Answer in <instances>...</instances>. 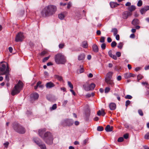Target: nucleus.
I'll return each mask as SVG.
<instances>
[{"label": "nucleus", "instance_id": "dca6fc26", "mask_svg": "<svg viewBox=\"0 0 149 149\" xmlns=\"http://www.w3.org/2000/svg\"><path fill=\"white\" fill-rule=\"evenodd\" d=\"M105 82L111 86H112L114 85V83L111 79H106L105 80Z\"/></svg>", "mask_w": 149, "mask_h": 149}, {"label": "nucleus", "instance_id": "58836bf2", "mask_svg": "<svg viewBox=\"0 0 149 149\" xmlns=\"http://www.w3.org/2000/svg\"><path fill=\"white\" fill-rule=\"evenodd\" d=\"M117 43L115 41H113L111 44V46L112 47H114L116 46Z\"/></svg>", "mask_w": 149, "mask_h": 149}, {"label": "nucleus", "instance_id": "8fccbe9b", "mask_svg": "<svg viewBox=\"0 0 149 149\" xmlns=\"http://www.w3.org/2000/svg\"><path fill=\"white\" fill-rule=\"evenodd\" d=\"M130 101L129 100H127L125 102V106L127 107L130 104Z\"/></svg>", "mask_w": 149, "mask_h": 149}, {"label": "nucleus", "instance_id": "7ed1b4c3", "mask_svg": "<svg viewBox=\"0 0 149 149\" xmlns=\"http://www.w3.org/2000/svg\"><path fill=\"white\" fill-rule=\"evenodd\" d=\"M42 139L48 145H50L53 143V136L52 134L49 132L45 133L42 137Z\"/></svg>", "mask_w": 149, "mask_h": 149}, {"label": "nucleus", "instance_id": "e2e57ef3", "mask_svg": "<svg viewBox=\"0 0 149 149\" xmlns=\"http://www.w3.org/2000/svg\"><path fill=\"white\" fill-rule=\"evenodd\" d=\"M107 41L108 42H110L112 41V40L111 38L110 37H108L107 38Z\"/></svg>", "mask_w": 149, "mask_h": 149}, {"label": "nucleus", "instance_id": "b1692460", "mask_svg": "<svg viewBox=\"0 0 149 149\" xmlns=\"http://www.w3.org/2000/svg\"><path fill=\"white\" fill-rule=\"evenodd\" d=\"M110 4L111 7L112 8H115L119 5L117 3L114 2H111L110 3Z\"/></svg>", "mask_w": 149, "mask_h": 149}, {"label": "nucleus", "instance_id": "338daca9", "mask_svg": "<svg viewBox=\"0 0 149 149\" xmlns=\"http://www.w3.org/2000/svg\"><path fill=\"white\" fill-rule=\"evenodd\" d=\"M41 82L40 81H38L37 83V85L39 87H41V86L40 85L41 84Z\"/></svg>", "mask_w": 149, "mask_h": 149}, {"label": "nucleus", "instance_id": "39448f33", "mask_svg": "<svg viewBox=\"0 0 149 149\" xmlns=\"http://www.w3.org/2000/svg\"><path fill=\"white\" fill-rule=\"evenodd\" d=\"M13 128L17 132L20 134H24L25 132V129L22 126L15 123L13 126Z\"/></svg>", "mask_w": 149, "mask_h": 149}, {"label": "nucleus", "instance_id": "2eb2a0df", "mask_svg": "<svg viewBox=\"0 0 149 149\" xmlns=\"http://www.w3.org/2000/svg\"><path fill=\"white\" fill-rule=\"evenodd\" d=\"M66 12H64L61 13L58 15V17L61 19H63L65 17V15L67 14Z\"/></svg>", "mask_w": 149, "mask_h": 149}, {"label": "nucleus", "instance_id": "a878e982", "mask_svg": "<svg viewBox=\"0 0 149 149\" xmlns=\"http://www.w3.org/2000/svg\"><path fill=\"white\" fill-rule=\"evenodd\" d=\"M105 114V113L104 112V111L103 110H102L101 111L100 110H99L97 111V115L98 116H100L102 115V116H104Z\"/></svg>", "mask_w": 149, "mask_h": 149}, {"label": "nucleus", "instance_id": "423d86ee", "mask_svg": "<svg viewBox=\"0 0 149 149\" xmlns=\"http://www.w3.org/2000/svg\"><path fill=\"white\" fill-rule=\"evenodd\" d=\"M2 62L0 64V75L8 74L9 72V68L7 65L6 68L5 64L2 63Z\"/></svg>", "mask_w": 149, "mask_h": 149}, {"label": "nucleus", "instance_id": "4be33fe9", "mask_svg": "<svg viewBox=\"0 0 149 149\" xmlns=\"http://www.w3.org/2000/svg\"><path fill=\"white\" fill-rule=\"evenodd\" d=\"M54 86V85L53 83L52 82H49L47 83L46 84V86L47 88H50L53 87Z\"/></svg>", "mask_w": 149, "mask_h": 149}, {"label": "nucleus", "instance_id": "3c124183", "mask_svg": "<svg viewBox=\"0 0 149 149\" xmlns=\"http://www.w3.org/2000/svg\"><path fill=\"white\" fill-rule=\"evenodd\" d=\"M144 138L146 139H149V132L145 135Z\"/></svg>", "mask_w": 149, "mask_h": 149}, {"label": "nucleus", "instance_id": "052dcab7", "mask_svg": "<svg viewBox=\"0 0 149 149\" xmlns=\"http://www.w3.org/2000/svg\"><path fill=\"white\" fill-rule=\"evenodd\" d=\"M64 46L63 44H60L59 45V47L60 48H62Z\"/></svg>", "mask_w": 149, "mask_h": 149}, {"label": "nucleus", "instance_id": "9b49d317", "mask_svg": "<svg viewBox=\"0 0 149 149\" xmlns=\"http://www.w3.org/2000/svg\"><path fill=\"white\" fill-rule=\"evenodd\" d=\"M30 97L31 100H35L38 98L39 95L37 93H34L30 95Z\"/></svg>", "mask_w": 149, "mask_h": 149}, {"label": "nucleus", "instance_id": "393cba45", "mask_svg": "<svg viewBox=\"0 0 149 149\" xmlns=\"http://www.w3.org/2000/svg\"><path fill=\"white\" fill-rule=\"evenodd\" d=\"M135 9L136 7L134 5H132L128 8V10L129 11H130L131 13L135 10Z\"/></svg>", "mask_w": 149, "mask_h": 149}, {"label": "nucleus", "instance_id": "ea45409f", "mask_svg": "<svg viewBox=\"0 0 149 149\" xmlns=\"http://www.w3.org/2000/svg\"><path fill=\"white\" fill-rule=\"evenodd\" d=\"M80 69L79 70V73H81L82 72H84V70L83 67V66L81 65L80 66Z\"/></svg>", "mask_w": 149, "mask_h": 149}, {"label": "nucleus", "instance_id": "6ab92c4d", "mask_svg": "<svg viewBox=\"0 0 149 149\" xmlns=\"http://www.w3.org/2000/svg\"><path fill=\"white\" fill-rule=\"evenodd\" d=\"M45 131V129H40L38 130V134L39 136L42 138V137L43 136V134L44 132Z\"/></svg>", "mask_w": 149, "mask_h": 149}, {"label": "nucleus", "instance_id": "0e129e2a", "mask_svg": "<svg viewBox=\"0 0 149 149\" xmlns=\"http://www.w3.org/2000/svg\"><path fill=\"white\" fill-rule=\"evenodd\" d=\"M9 50L10 53H12L13 51V48L11 47H9L8 48Z\"/></svg>", "mask_w": 149, "mask_h": 149}, {"label": "nucleus", "instance_id": "f704fd0d", "mask_svg": "<svg viewBox=\"0 0 149 149\" xmlns=\"http://www.w3.org/2000/svg\"><path fill=\"white\" fill-rule=\"evenodd\" d=\"M143 85H144L145 86L148 88H149V84L146 82H143L142 83Z\"/></svg>", "mask_w": 149, "mask_h": 149}, {"label": "nucleus", "instance_id": "37998d69", "mask_svg": "<svg viewBox=\"0 0 149 149\" xmlns=\"http://www.w3.org/2000/svg\"><path fill=\"white\" fill-rule=\"evenodd\" d=\"M57 108V105L56 104H53L52 108H51V110H55Z\"/></svg>", "mask_w": 149, "mask_h": 149}, {"label": "nucleus", "instance_id": "f8f14e48", "mask_svg": "<svg viewBox=\"0 0 149 149\" xmlns=\"http://www.w3.org/2000/svg\"><path fill=\"white\" fill-rule=\"evenodd\" d=\"M149 10V6H147L141 8L140 10V12L143 15L146 12Z\"/></svg>", "mask_w": 149, "mask_h": 149}, {"label": "nucleus", "instance_id": "5fc2aeb1", "mask_svg": "<svg viewBox=\"0 0 149 149\" xmlns=\"http://www.w3.org/2000/svg\"><path fill=\"white\" fill-rule=\"evenodd\" d=\"M129 135L128 134L126 133L125 134L123 135L124 138L125 139H127L128 138Z\"/></svg>", "mask_w": 149, "mask_h": 149}, {"label": "nucleus", "instance_id": "bb28decb", "mask_svg": "<svg viewBox=\"0 0 149 149\" xmlns=\"http://www.w3.org/2000/svg\"><path fill=\"white\" fill-rule=\"evenodd\" d=\"M95 84L93 83L91 84V85L89 86V91L93 90L95 87Z\"/></svg>", "mask_w": 149, "mask_h": 149}, {"label": "nucleus", "instance_id": "603ef678", "mask_svg": "<svg viewBox=\"0 0 149 149\" xmlns=\"http://www.w3.org/2000/svg\"><path fill=\"white\" fill-rule=\"evenodd\" d=\"M124 139L122 137H120L119 138L118 140V141L119 142H121L123 141Z\"/></svg>", "mask_w": 149, "mask_h": 149}, {"label": "nucleus", "instance_id": "4468645a", "mask_svg": "<svg viewBox=\"0 0 149 149\" xmlns=\"http://www.w3.org/2000/svg\"><path fill=\"white\" fill-rule=\"evenodd\" d=\"M108 54L109 56L113 59L114 60L117 59V57L115 55H113L112 54V51L111 50H110L108 52Z\"/></svg>", "mask_w": 149, "mask_h": 149}, {"label": "nucleus", "instance_id": "2f4dec72", "mask_svg": "<svg viewBox=\"0 0 149 149\" xmlns=\"http://www.w3.org/2000/svg\"><path fill=\"white\" fill-rule=\"evenodd\" d=\"M123 42H120L118 44L117 47L119 49H121L123 47Z\"/></svg>", "mask_w": 149, "mask_h": 149}, {"label": "nucleus", "instance_id": "de8ad7c7", "mask_svg": "<svg viewBox=\"0 0 149 149\" xmlns=\"http://www.w3.org/2000/svg\"><path fill=\"white\" fill-rule=\"evenodd\" d=\"M106 45L105 43H102L101 45V47L102 49H104L106 48Z\"/></svg>", "mask_w": 149, "mask_h": 149}, {"label": "nucleus", "instance_id": "bf43d9fd", "mask_svg": "<svg viewBox=\"0 0 149 149\" xmlns=\"http://www.w3.org/2000/svg\"><path fill=\"white\" fill-rule=\"evenodd\" d=\"M116 39L117 40H119L120 37L119 35L118 34H117L116 35Z\"/></svg>", "mask_w": 149, "mask_h": 149}, {"label": "nucleus", "instance_id": "09e8293b", "mask_svg": "<svg viewBox=\"0 0 149 149\" xmlns=\"http://www.w3.org/2000/svg\"><path fill=\"white\" fill-rule=\"evenodd\" d=\"M50 57V56H49L48 57H45L44 58V59H43V61H42L43 62H45L47 60L49 59V58Z\"/></svg>", "mask_w": 149, "mask_h": 149}, {"label": "nucleus", "instance_id": "680f3d73", "mask_svg": "<svg viewBox=\"0 0 149 149\" xmlns=\"http://www.w3.org/2000/svg\"><path fill=\"white\" fill-rule=\"evenodd\" d=\"M131 3L130 2H128L125 4V6H130Z\"/></svg>", "mask_w": 149, "mask_h": 149}, {"label": "nucleus", "instance_id": "7c9ffc66", "mask_svg": "<svg viewBox=\"0 0 149 149\" xmlns=\"http://www.w3.org/2000/svg\"><path fill=\"white\" fill-rule=\"evenodd\" d=\"M89 86L88 83L85 84L83 85V86L84 89L86 91H89L88 87Z\"/></svg>", "mask_w": 149, "mask_h": 149}, {"label": "nucleus", "instance_id": "72a5a7b5", "mask_svg": "<svg viewBox=\"0 0 149 149\" xmlns=\"http://www.w3.org/2000/svg\"><path fill=\"white\" fill-rule=\"evenodd\" d=\"M97 130L99 131H102L104 130L103 127L101 126H98L97 129Z\"/></svg>", "mask_w": 149, "mask_h": 149}, {"label": "nucleus", "instance_id": "cd10ccee", "mask_svg": "<svg viewBox=\"0 0 149 149\" xmlns=\"http://www.w3.org/2000/svg\"><path fill=\"white\" fill-rule=\"evenodd\" d=\"M88 46V44L86 41H84L82 43V46L83 48H87Z\"/></svg>", "mask_w": 149, "mask_h": 149}, {"label": "nucleus", "instance_id": "f257e3e1", "mask_svg": "<svg viewBox=\"0 0 149 149\" xmlns=\"http://www.w3.org/2000/svg\"><path fill=\"white\" fill-rule=\"evenodd\" d=\"M57 10L56 6L50 5L45 7L42 10L41 13L45 17L51 16L55 14Z\"/></svg>", "mask_w": 149, "mask_h": 149}, {"label": "nucleus", "instance_id": "20e7f679", "mask_svg": "<svg viewBox=\"0 0 149 149\" xmlns=\"http://www.w3.org/2000/svg\"><path fill=\"white\" fill-rule=\"evenodd\" d=\"M23 87V83L19 80L18 83L15 85L11 91V94L13 96L18 94L22 90Z\"/></svg>", "mask_w": 149, "mask_h": 149}, {"label": "nucleus", "instance_id": "4c0bfd02", "mask_svg": "<svg viewBox=\"0 0 149 149\" xmlns=\"http://www.w3.org/2000/svg\"><path fill=\"white\" fill-rule=\"evenodd\" d=\"M142 5V1L141 0H139L138 1L137 3V5L139 7L141 6Z\"/></svg>", "mask_w": 149, "mask_h": 149}, {"label": "nucleus", "instance_id": "c9c22d12", "mask_svg": "<svg viewBox=\"0 0 149 149\" xmlns=\"http://www.w3.org/2000/svg\"><path fill=\"white\" fill-rule=\"evenodd\" d=\"M68 85L71 88L73 89V86L72 83L68 81Z\"/></svg>", "mask_w": 149, "mask_h": 149}, {"label": "nucleus", "instance_id": "0eeeda50", "mask_svg": "<svg viewBox=\"0 0 149 149\" xmlns=\"http://www.w3.org/2000/svg\"><path fill=\"white\" fill-rule=\"evenodd\" d=\"M33 141L34 142L39 146L41 149H47L45 144L43 143L40 139H34Z\"/></svg>", "mask_w": 149, "mask_h": 149}, {"label": "nucleus", "instance_id": "ddd939ff", "mask_svg": "<svg viewBox=\"0 0 149 149\" xmlns=\"http://www.w3.org/2000/svg\"><path fill=\"white\" fill-rule=\"evenodd\" d=\"M113 73L111 72H109L107 73L106 74L105 79H111Z\"/></svg>", "mask_w": 149, "mask_h": 149}, {"label": "nucleus", "instance_id": "49530a36", "mask_svg": "<svg viewBox=\"0 0 149 149\" xmlns=\"http://www.w3.org/2000/svg\"><path fill=\"white\" fill-rule=\"evenodd\" d=\"M132 98V97L130 95H127L125 97V98L126 99H131Z\"/></svg>", "mask_w": 149, "mask_h": 149}, {"label": "nucleus", "instance_id": "a18cd8bd", "mask_svg": "<svg viewBox=\"0 0 149 149\" xmlns=\"http://www.w3.org/2000/svg\"><path fill=\"white\" fill-rule=\"evenodd\" d=\"M105 37H101L100 39V42L102 43H104V42Z\"/></svg>", "mask_w": 149, "mask_h": 149}, {"label": "nucleus", "instance_id": "c756f323", "mask_svg": "<svg viewBox=\"0 0 149 149\" xmlns=\"http://www.w3.org/2000/svg\"><path fill=\"white\" fill-rule=\"evenodd\" d=\"M124 77L125 79H128L130 77V73L128 72L125 74L124 75Z\"/></svg>", "mask_w": 149, "mask_h": 149}, {"label": "nucleus", "instance_id": "4d7b16f0", "mask_svg": "<svg viewBox=\"0 0 149 149\" xmlns=\"http://www.w3.org/2000/svg\"><path fill=\"white\" fill-rule=\"evenodd\" d=\"M71 6V3L70 2H69L67 4V8L69 9Z\"/></svg>", "mask_w": 149, "mask_h": 149}, {"label": "nucleus", "instance_id": "1a4fd4ad", "mask_svg": "<svg viewBox=\"0 0 149 149\" xmlns=\"http://www.w3.org/2000/svg\"><path fill=\"white\" fill-rule=\"evenodd\" d=\"M24 38V36L22 33L19 32L17 34L15 38V40L16 42L22 41Z\"/></svg>", "mask_w": 149, "mask_h": 149}, {"label": "nucleus", "instance_id": "13d9d810", "mask_svg": "<svg viewBox=\"0 0 149 149\" xmlns=\"http://www.w3.org/2000/svg\"><path fill=\"white\" fill-rule=\"evenodd\" d=\"M9 143L8 142H6L5 143H4L3 144L5 146V147L6 148H7L8 146L9 145Z\"/></svg>", "mask_w": 149, "mask_h": 149}, {"label": "nucleus", "instance_id": "6e6552de", "mask_svg": "<svg viewBox=\"0 0 149 149\" xmlns=\"http://www.w3.org/2000/svg\"><path fill=\"white\" fill-rule=\"evenodd\" d=\"M73 120L72 119H66L64 120L62 123L63 126H70L73 123Z\"/></svg>", "mask_w": 149, "mask_h": 149}, {"label": "nucleus", "instance_id": "6e6d98bb", "mask_svg": "<svg viewBox=\"0 0 149 149\" xmlns=\"http://www.w3.org/2000/svg\"><path fill=\"white\" fill-rule=\"evenodd\" d=\"M116 55L118 57H119L121 56V53L120 52H117L116 53Z\"/></svg>", "mask_w": 149, "mask_h": 149}, {"label": "nucleus", "instance_id": "69168bd1", "mask_svg": "<svg viewBox=\"0 0 149 149\" xmlns=\"http://www.w3.org/2000/svg\"><path fill=\"white\" fill-rule=\"evenodd\" d=\"M121 77L120 76H119L117 77V80L118 81H120L121 79Z\"/></svg>", "mask_w": 149, "mask_h": 149}, {"label": "nucleus", "instance_id": "864d4df0", "mask_svg": "<svg viewBox=\"0 0 149 149\" xmlns=\"http://www.w3.org/2000/svg\"><path fill=\"white\" fill-rule=\"evenodd\" d=\"M47 53V52L46 51H43L40 54V55L42 56H44L45 54Z\"/></svg>", "mask_w": 149, "mask_h": 149}, {"label": "nucleus", "instance_id": "412c9836", "mask_svg": "<svg viewBox=\"0 0 149 149\" xmlns=\"http://www.w3.org/2000/svg\"><path fill=\"white\" fill-rule=\"evenodd\" d=\"M85 55L84 54H80L78 56V59L79 61L83 60L85 58Z\"/></svg>", "mask_w": 149, "mask_h": 149}, {"label": "nucleus", "instance_id": "aec40b11", "mask_svg": "<svg viewBox=\"0 0 149 149\" xmlns=\"http://www.w3.org/2000/svg\"><path fill=\"white\" fill-rule=\"evenodd\" d=\"M92 49L93 51L95 52H97L99 49L97 46L95 44L93 45L92 46Z\"/></svg>", "mask_w": 149, "mask_h": 149}, {"label": "nucleus", "instance_id": "774afa93", "mask_svg": "<svg viewBox=\"0 0 149 149\" xmlns=\"http://www.w3.org/2000/svg\"><path fill=\"white\" fill-rule=\"evenodd\" d=\"M135 37V36L134 34H132L130 36V37L132 38H134Z\"/></svg>", "mask_w": 149, "mask_h": 149}, {"label": "nucleus", "instance_id": "5701e85b", "mask_svg": "<svg viewBox=\"0 0 149 149\" xmlns=\"http://www.w3.org/2000/svg\"><path fill=\"white\" fill-rule=\"evenodd\" d=\"M139 20L137 19H134L132 22V24L134 26H136L139 24Z\"/></svg>", "mask_w": 149, "mask_h": 149}, {"label": "nucleus", "instance_id": "f03ea898", "mask_svg": "<svg viewBox=\"0 0 149 149\" xmlns=\"http://www.w3.org/2000/svg\"><path fill=\"white\" fill-rule=\"evenodd\" d=\"M54 60L57 64H64L66 62L65 57L61 53H58L54 56Z\"/></svg>", "mask_w": 149, "mask_h": 149}, {"label": "nucleus", "instance_id": "c85d7f7f", "mask_svg": "<svg viewBox=\"0 0 149 149\" xmlns=\"http://www.w3.org/2000/svg\"><path fill=\"white\" fill-rule=\"evenodd\" d=\"M111 31L113 33V35L115 36L117 33L118 30L116 28H113L111 30Z\"/></svg>", "mask_w": 149, "mask_h": 149}, {"label": "nucleus", "instance_id": "a19ab883", "mask_svg": "<svg viewBox=\"0 0 149 149\" xmlns=\"http://www.w3.org/2000/svg\"><path fill=\"white\" fill-rule=\"evenodd\" d=\"M110 89L109 87H106L105 88V90H104L105 93H108Z\"/></svg>", "mask_w": 149, "mask_h": 149}, {"label": "nucleus", "instance_id": "9d476101", "mask_svg": "<svg viewBox=\"0 0 149 149\" xmlns=\"http://www.w3.org/2000/svg\"><path fill=\"white\" fill-rule=\"evenodd\" d=\"M132 14L131 13L128 11H125L123 13L122 18L124 19H127L128 17L131 16Z\"/></svg>", "mask_w": 149, "mask_h": 149}, {"label": "nucleus", "instance_id": "a211bd4d", "mask_svg": "<svg viewBox=\"0 0 149 149\" xmlns=\"http://www.w3.org/2000/svg\"><path fill=\"white\" fill-rule=\"evenodd\" d=\"M113 128L112 126L111 127L109 125H108L105 128V130L106 132H111L113 130Z\"/></svg>", "mask_w": 149, "mask_h": 149}, {"label": "nucleus", "instance_id": "e433bc0d", "mask_svg": "<svg viewBox=\"0 0 149 149\" xmlns=\"http://www.w3.org/2000/svg\"><path fill=\"white\" fill-rule=\"evenodd\" d=\"M6 74L5 76V79L6 81H8L9 80V73L8 74Z\"/></svg>", "mask_w": 149, "mask_h": 149}, {"label": "nucleus", "instance_id": "473e14b6", "mask_svg": "<svg viewBox=\"0 0 149 149\" xmlns=\"http://www.w3.org/2000/svg\"><path fill=\"white\" fill-rule=\"evenodd\" d=\"M55 78L60 81H61L63 80L62 77L58 75H56L55 76Z\"/></svg>", "mask_w": 149, "mask_h": 149}, {"label": "nucleus", "instance_id": "f3484780", "mask_svg": "<svg viewBox=\"0 0 149 149\" xmlns=\"http://www.w3.org/2000/svg\"><path fill=\"white\" fill-rule=\"evenodd\" d=\"M116 107V104L114 103H111L109 105V107L110 110H111L115 109Z\"/></svg>", "mask_w": 149, "mask_h": 149}, {"label": "nucleus", "instance_id": "c03bdc74", "mask_svg": "<svg viewBox=\"0 0 149 149\" xmlns=\"http://www.w3.org/2000/svg\"><path fill=\"white\" fill-rule=\"evenodd\" d=\"M138 112L139 114L141 116H143V111L141 109H139L138 110Z\"/></svg>", "mask_w": 149, "mask_h": 149}, {"label": "nucleus", "instance_id": "79ce46f5", "mask_svg": "<svg viewBox=\"0 0 149 149\" xmlns=\"http://www.w3.org/2000/svg\"><path fill=\"white\" fill-rule=\"evenodd\" d=\"M143 78V76L141 74H139L137 76V79H138V81L141 79Z\"/></svg>", "mask_w": 149, "mask_h": 149}]
</instances>
